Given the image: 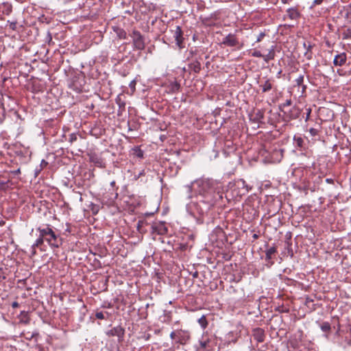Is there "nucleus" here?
<instances>
[{
  "label": "nucleus",
  "mask_w": 351,
  "mask_h": 351,
  "mask_svg": "<svg viewBox=\"0 0 351 351\" xmlns=\"http://www.w3.org/2000/svg\"><path fill=\"white\" fill-rule=\"evenodd\" d=\"M45 241L44 237L41 236V232H39V237L36 240L35 243L32 245V254L34 255L36 254V247L40 246L43 244Z\"/></svg>",
  "instance_id": "dca6fc26"
},
{
  "label": "nucleus",
  "mask_w": 351,
  "mask_h": 351,
  "mask_svg": "<svg viewBox=\"0 0 351 351\" xmlns=\"http://www.w3.org/2000/svg\"><path fill=\"white\" fill-rule=\"evenodd\" d=\"M322 330L328 332L330 330V324L328 322H324L320 326Z\"/></svg>",
  "instance_id": "a878e982"
},
{
  "label": "nucleus",
  "mask_w": 351,
  "mask_h": 351,
  "mask_svg": "<svg viewBox=\"0 0 351 351\" xmlns=\"http://www.w3.org/2000/svg\"><path fill=\"white\" fill-rule=\"evenodd\" d=\"M119 106H124V104H120V103H119Z\"/></svg>",
  "instance_id": "052dcab7"
},
{
  "label": "nucleus",
  "mask_w": 351,
  "mask_h": 351,
  "mask_svg": "<svg viewBox=\"0 0 351 351\" xmlns=\"http://www.w3.org/2000/svg\"><path fill=\"white\" fill-rule=\"evenodd\" d=\"M125 330L121 326H117L106 332L108 337H117L119 341H121L123 339Z\"/></svg>",
  "instance_id": "0eeeda50"
},
{
  "label": "nucleus",
  "mask_w": 351,
  "mask_h": 351,
  "mask_svg": "<svg viewBox=\"0 0 351 351\" xmlns=\"http://www.w3.org/2000/svg\"><path fill=\"white\" fill-rule=\"evenodd\" d=\"M114 184H115V182L114 181L111 182L110 185L112 186H113Z\"/></svg>",
  "instance_id": "864d4df0"
},
{
  "label": "nucleus",
  "mask_w": 351,
  "mask_h": 351,
  "mask_svg": "<svg viewBox=\"0 0 351 351\" xmlns=\"http://www.w3.org/2000/svg\"><path fill=\"white\" fill-rule=\"evenodd\" d=\"M140 223H141V222L139 221V222L138 223V226H137V228H138V231H141V230H140V227H141Z\"/></svg>",
  "instance_id": "603ef678"
},
{
  "label": "nucleus",
  "mask_w": 351,
  "mask_h": 351,
  "mask_svg": "<svg viewBox=\"0 0 351 351\" xmlns=\"http://www.w3.org/2000/svg\"><path fill=\"white\" fill-rule=\"evenodd\" d=\"M133 44L136 49L143 50L145 48L144 38L140 32L134 30L132 32Z\"/></svg>",
  "instance_id": "423d86ee"
},
{
  "label": "nucleus",
  "mask_w": 351,
  "mask_h": 351,
  "mask_svg": "<svg viewBox=\"0 0 351 351\" xmlns=\"http://www.w3.org/2000/svg\"><path fill=\"white\" fill-rule=\"evenodd\" d=\"M347 332H349V333H350V335L351 336V327H350L349 330H347V331L346 332V333H347ZM350 340H351V338H350Z\"/></svg>",
  "instance_id": "09e8293b"
},
{
  "label": "nucleus",
  "mask_w": 351,
  "mask_h": 351,
  "mask_svg": "<svg viewBox=\"0 0 351 351\" xmlns=\"http://www.w3.org/2000/svg\"><path fill=\"white\" fill-rule=\"evenodd\" d=\"M292 104V101L291 99H287L286 101L282 104L283 107L289 106Z\"/></svg>",
  "instance_id": "58836bf2"
},
{
  "label": "nucleus",
  "mask_w": 351,
  "mask_h": 351,
  "mask_svg": "<svg viewBox=\"0 0 351 351\" xmlns=\"http://www.w3.org/2000/svg\"><path fill=\"white\" fill-rule=\"evenodd\" d=\"M41 169L42 168L40 167L39 169H36V176H37L38 173L41 171Z\"/></svg>",
  "instance_id": "49530a36"
},
{
  "label": "nucleus",
  "mask_w": 351,
  "mask_h": 351,
  "mask_svg": "<svg viewBox=\"0 0 351 351\" xmlns=\"http://www.w3.org/2000/svg\"><path fill=\"white\" fill-rule=\"evenodd\" d=\"M262 91L266 93L272 88V84L270 80H267L263 85H261Z\"/></svg>",
  "instance_id": "aec40b11"
},
{
  "label": "nucleus",
  "mask_w": 351,
  "mask_h": 351,
  "mask_svg": "<svg viewBox=\"0 0 351 351\" xmlns=\"http://www.w3.org/2000/svg\"><path fill=\"white\" fill-rule=\"evenodd\" d=\"M171 339H177V331H173L170 334Z\"/></svg>",
  "instance_id": "a19ab883"
},
{
  "label": "nucleus",
  "mask_w": 351,
  "mask_h": 351,
  "mask_svg": "<svg viewBox=\"0 0 351 351\" xmlns=\"http://www.w3.org/2000/svg\"><path fill=\"white\" fill-rule=\"evenodd\" d=\"M173 37L176 40V45L179 48H182V42H183V37H182V31L181 29V27L180 26H177L176 28V30L174 32Z\"/></svg>",
  "instance_id": "9d476101"
},
{
  "label": "nucleus",
  "mask_w": 351,
  "mask_h": 351,
  "mask_svg": "<svg viewBox=\"0 0 351 351\" xmlns=\"http://www.w3.org/2000/svg\"><path fill=\"white\" fill-rule=\"evenodd\" d=\"M310 113H311V110L308 109V113H306V115H307L306 119L308 118V116H309Z\"/></svg>",
  "instance_id": "8fccbe9b"
},
{
  "label": "nucleus",
  "mask_w": 351,
  "mask_h": 351,
  "mask_svg": "<svg viewBox=\"0 0 351 351\" xmlns=\"http://www.w3.org/2000/svg\"><path fill=\"white\" fill-rule=\"evenodd\" d=\"M3 5L5 7V8L3 12L6 15H9L12 11V5L8 3H3Z\"/></svg>",
  "instance_id": "393cba45"
},
{
  "label": "nucleus",
  "mask_w": 351,
  "mask_h": 351,
  "mask_svg": "<svg viewBox=\"0 0 351 351\" xmlns=\"http://www.w3.org/2000/svg\"><path fill=\"white\" fill-rule=\"evenodd\" d=\"M303 47L306 51H310L312 49L313 45L310 43H304Z\"/></svg>",
  "instance_id": "2f4dec72"
},
{
  "label": "nucleus",
  "mask_w": 351,
  "mask_h": 351,
  "mask_svg": "<svg viewBox=\"0 0 351 351\" xmlns=\"http://www.w3.org/2000/svg\"><path fill=\"white\" fill-rule=\"evenodd\" d=\"M117 36L119 38L125 39L126 38V32L122 29H118L117 32Z\"/></svg>",
  "instance_id": "c85d7f7f"
},
{
  "label": "nucleus",
  "mask_w": 351,
  "mask_h": 351,
  "mask_svg": "<svg viewBox=\"0 0 351 351\" xmlns=\"http://www.w3.org/2000/svg\"><path fill=\"white\" fill-rule=\"evenodd\" d=\"M158 234L163 235L167 232V228L162 223L154 228Z\"/></svg>",
  "instance_id": "6ab92c4d"
},
{
  "label": "nucleus",
  "mask_w": 351,
  "mask_h": 351,
  "mask_svg": "<svg viewBox=\"0 0 351 351\" xmlns=\"http://www.w3.org/2000/svg\"><path fill=\"white\" fill-rule=\"evenodd\" d=\"M171 319V312L169 311H164L163 314L159 317V320L162 323H169Z\"/></svg>",
  "instance_id": "2eb2a0df"
},
{
  "label": "nucleus",
  "mask_w": 351,
  "mask_h": 351,
  "mask_svg": "<svg viewBox=\"0 0 351 351\" xmlns=\"http://www.w3.org/2000/svg\"><path fill=\"white\" fill-rule=\"evenodd\" d=\"M42 162H45V164H47V162H45V160H43Z\"/></svg>",
  "instance_id": "e2e57ef3"
},
{
  "label": "nucleus",
  "mask_w": 351,
  "mask_h": 351,
  "mask_svg": "<svg viewBox=\"0 0 351 351\" xmlns=\"http://www.w3.org/2000/svg\"><path fill=\"white\" fill-rule=\"evenodd\" d=\"M241 182L242 185L244 186L245 183V181L244 180H241Z\"/></svg>",
  "instance_id": "6e6d98bb"
},
{
  "label": "nucleus",
  "mask_w": 351,
  "mask_h": 351,
  "mask_svg": "<svg viewBox=\"0 0 351 351\" xmlns=\"http://www.w3.org/2000/svg\"><path fill=\"white\" fill-rule=\"evenodd\" d=\"M293 141L298 147H302L303 146L304 140L301 136L295 135L293 137Z\"/></svg>",
  "instance_id": "b1692460"
},
{
  "label": "nucleus",
  "mask_w": 351,
  "mask_h": 351,
  "mask_svg": "<svg viewBox=\"0 0 351 351\" xmlns=\"http://www.w3.org/2000/svg\"><path fill=\"white\" fill-rule=\"evenodd\" d=\"M19 318L21 323L27 324L29 323L30 319L28 315V312L23 311L19 315Z\"/></svg>",
  "instance_id": "f3484780"
},
{
  "label": "nucleus",
  "mask_w": 351,
  "mask_h": 351,
  "mask_svg": "<svg viewBox=\"0 0 351 351\" xmlns=\"http://www.w3.org/2000/svg\"><path fill=\"white\" fill-rule=\"evenodd\" d=\"M199 342L201 348L207 349L211 348L210 340L207 334H204Z\"/></svg>",
  "instance_id": "ddd939ff"
},
{
  "label": "nucleus",
  "mask_w": 351,
  "mask_h": 351,
  "mask_svg": "<svg viewBox=\"0 0 351 351\" xmlns=\"http://www.w3.org/2000/svg\"><path fill=\"white\" fill-rule=\"evenodd\" d=\"M189 67L195 73H199V71L201 70V64L197 60L193 61V62L189 64Z\"/></svg>",
  "instance_id": "a211bd4d"
},
{
  "label": "nucleus",
  "mask_w": 351,
  "mask_h": 351,
  "mask_svg": "<svg viewBox=\"0 0 351 351\" xmlns=\"http://www.w3.org/2000/svg\"><path fill=\"white\" fill-rule=\"evenodd\" d=\"M137 156H138V157H143V153L141 152H139V153L137 154Z\"/></svg>",
  "instance_id": "3c124183"
},
{
  "label": "nucleus",
  "mask_w": 351,
  "mask_h": 351,
  "mask_svg": "<svg viewBox=\"0 0 351 351\" xmlns=\"http://www.w3.org/2000/svg\"><path fill=\"white\" fill-rule=\"evenodd\" d=\"M12 308H15L19 306V304L17 302H13L12 304Z\"/></svg>",
  "instance_id": "37998d69"
},
{
  "label": "nucleus",
  "mask_w": 351,
  "mask_h": 351,
  "mask_svg": "<svg viewBox=\"0 0 351 351\" xmlns=\"http://www.w3.org/2000/svg\"><path fill=\"white\" fill-rule=\"evenodd\" d=\"M10 27L12 30H15L16 27V22H10Z\"/></svg>",
  "instance_id": "79ce46f5"
},
{
  "label": "nucleus",
  "mask_w": 351,
  "mask_h": 351,
  "mask_svg": "<svg viewBox=\"0 0 351 351\" xmlns=\"http://www.w3.org/2000/svg\"><path fill=\"white\" fill-rule=\"evenodd\" d=\"M343 39H348L351 37V29L348 28L342 33Z\"/></svg>",
  "instance_id": "cd10ccee"
},
{
  "label": "nucleus",
  "mask_w": 351,
  "mask_h": 351,
  "mask_svg": "<svg viewBox=\"0 0 351 351\" xmlns=\"http://www.w3.org/2000/svg\"><path fill=\"white\" fill-rule=\"evenodd\" d=\"M144 173H144V170L141 171L138 173V178H139L140 176H141L144 175Z\"/></svg>",
  "instance_id": "a18cd8bd"
},
{
  "label": "nucleus",
  "mask_w": 351,
  "mask_h": 351,
  "mask_svg": "<svg viewBox=\"0 0 351 351\" xmlns=\"http://www.w3.org/2000/svg\"><path fill=\"white\" fill-rule=\"evenodd\" d=\"M281 73H282V70H280V71L278 72V73H277V77H280V74H281Z\"/></svg>",
  "instance_id": "de8ad7c7"
},
{
  "label": "nucleus",
  "mask_w": 351,
  "mask_h": 351,
  "mask_svg": "<svg viewBox=\"0 0 351 351\" xmlns=\"http://www.w3.org/2000/svg\"><path fill=\"white\" fill-rule=\"evenodd\" d=\"M323 1H324V0H314L311 7H313L316 5H320L322 3Z\"/></svg>",
  "instance_id": "4c0bfd02"
},
{
  "label": "nucleus",
  "mask_w": 351,
  "mask_h": 351,
  "mask_svg": "<svg viewBox=\"0 0 351 351\" xmlns=\"http://www.w3.org/2000/svg\"><path fill=\"white\" fill-rule=\"evenodd\" d=\"M265 32H261V33L258 35V36H257V38H256V43H259V42H261V41L263 39V38L265 37Z\"/></svg>",
  "instance_id": "72a5a7b5"
},
{
  "label": "nucleus",
  "mask_w": 351,
  "mask_h": 351,
  "mask_svg": "<svg viewBox=\"0 0 351 351\" xmlns=\"http://www.w3.org/2000/svg\"><path fill=\"white\" fill-rule=\"evenodd\" d=\"M263 119V113L261 112H258V113H256V117L254 118V119L258 122L261 121V119Z\"/></svg>",
  "instance_id": "473e14b6"
},
{
  "label": "nucleus",
  "mask_w": 351,
  "mask_h": 351,
  "mask_svg": "<svg viewBox=\"0 0 351 351\" xmlns=\"http://www.w3.org/2000/svg\"><path fill=\"white\" fill-rule=\"evenodd\" d=\"M309 132L312 136H315L318 134V130L315 128H311Z\"/></svg>",
  "instance_id": "f704fd0d"
},
{
  "label": "nucleus",
  "mask_w": 351,
  "mask_h": 351,
  "mask_svg": "<svg viewBox=\"0 0 351 351\" xmlns=\"http://www.w3.org/2000/svg\"><path fill=\"white\" fill-rule=\"evenodd\" d=\"M304 82V75H299L296 80H295V83L298 86H302V84Z\"/></svg>",
  "instance_id": "c756f323"
},
{
  "label": "nucleus",
  "mask_w": 351,
  "mask_h": 351,
  "mask_svg": "<svg viewBox=\"0 0 351 351\" xmlns=\"http://www.w3.org/2000/svg\"><path fill=\"white\" fill-rule=\"evenodd\" d=\"M214 205L207 202L205 199H201L199 202H191L189 204L187 205V210L193 216L196 214L204 215Z\"/></svg>",
  "instance_id": "7ed1b4c3"
},
{
  "label": "nucleus",
  "mask_w": 351,
  "mask_h": 351,
  "mask_svg": "<svg viewBox=\"0 0 351 351\" xmlns=\"http://www.w3.org/2000/svg\"><path fill=\"white\" fill-rule=\"evenodd\" d=\"M136 84V80H132L130 82V83L129 84V87L131 89L132 93H134L136 90V88H135Z\"/></svg>",
  "instance_id": "7c9ffc66"
},
{
  "label": "nucleus",
  "mask_w": 351,
  "mask_h": 351,
  "mask_svg": "<svg viewBox=\"0 0 351 351\" xmlns=\"http://www.w3.org/2000/svg\"><path fill=\"white\" fill-rule=\"evenodd\" d=\"M304 56L306 58L307 60H311L313 57V53L312 51H306L304 53Z\"/></svg>",
  "instance_id": "e433bc0d"
},
{
  "label": "nucleus",
  "mask_w": 351,
  "mask_h": 351,
  "mask_svg": "<svg viewBox=\"0 0 351 351\" xmlns=\"http://www.w3.org/2000/svg\"><path fill=\"white\" fill-rule=\"evenodd\" d=\"M345 330H340V326H339L333 337L334 343L343 349L351 346V340L348 336L345 335Z\"/></svg>",
  "instance_id": "20e7f679"
},
{
  "label": "nucleus",
  "mask_w": 351,
  "mask_h": 351,
  "mask_svg": "<svg viewBox=\"0 0 351 351\" xmlns=\"http://www.w3.org/2000/svg\"><path fill=\"white\" fill-rule=\"evenodd\" d=\"M222 43L228 47H235L239 42L235 35L229 34L223 39Z\"/></svg>",
  "instance_id": "1a4fd4ad"
},
{
  "label": "nucleus",
  "mask_w": 351,
  "mask_h": 351,
  "mask_svg": "<svg viewBox=\"0 0 351 351\" xmlns=\"http://www.w3.org/2000/svg\"><path fill=\"white\" fill-rule=\"evenodd\" d=\"M276 46L271 45V47L268 49V52L267 54H263L261 51L254 49L252 53V56L255 58H262L265 62H269L270 60L274 59L276 56L275 52Z\"/></svg>",
  "instance_id": "39448f33"
},
{
  "label": "nucleus",
  "mask_w": 351,
  "mask_h": 351,
  "mask_svg": "<svg viewBox=\"0 0 351 351\" xmlns=\"http://www.w3.org/2000/svg\"><path fill=\"white\" fill-rule=\"evenodd\" d=\"M253 337L259 343H262L265 341V332L262 328H256L253 330Z\"/></svg>",
  "instance_id": "9b49d317"
},
{
  "label": "nucleus",
  "mask_w": 351,
  "mask_h": 351,
  "mask_svg": "<svg viewBox=\"0 0 351 351\" xmlns=\"http://www.w3.org/2000/svg\"><path fill=\"white\" fill-rule=\"evenodd\" d=\"M193 185L196 186V191L207 202L215 204L223 198V188L219 182L210 179H199L187 185L186 189L190 193Z\"/></svg>",
  "instance_id": "f257e3e1"
},
{
  "label": "nucleus",
  "mask_w": 351,
  "mask_h": 351,
  "mask_svg": "<svg viewBox=\"0 0 351 351\" xmlns=\"http://www.w3.org/2000/svg\"><path fill=\"white\" fill-rule=\"evenodd\" d=\"M6 186V182L0 180V190L4 189Z\"/></svg>",
  "instance_id": "ea45409f"
},
{
  "label": "nucleus",
  "mask_w": 351,
  "mask_h": 351,
  "mask_svg": "<svg viewBox=\"0 0 351 351\" xmlns=\"http://www.w3.org/2000/svg\"><path fill=\"white\" fill-rule=\"evenodd\" d=\"M347 60L346 54L345 53H341L335 56L333 60V64L335 66H343Z\"/></svg>",
  "instance_id": "f8f14e48"
},
{
  "label": "nucleus",
  "mask_w": 351,
  "mask_h": 351,
  "mask_svg": "<svg viewBox=\"0 0 351 351\" xmlns=\"http://www.w3.org/2000/svg\"><path fill=\"white\" fill-rule=\"evenodd\" d=\"M292 0H281L282 3L284 4L289 3Z\"/></svg>",
  "instance_id": "c03bdc74"
},
{
  "label": "nucleus",
  "mask_w": 351,
  "mask_h": 351,
  "mask_svg": "<svg viewBox=\"0 0 351 351\" xmlns=\"http://www.w3.org/2000/svg\"><path fill=\"white\" fill-rule=\"evenodd\" d=\"M109 315L110 314L108 312H106L105 313L103 312H96L95 317L98 319H108Z\"/></svg>",
  "instance_id": "5701e85b"
},
{
  "label": "nucleus",
  "mask_w": 351,
  "mask_h": 351,
  "mask_svg": "<svg viewBox=\"0 0 351 351\" xmlns=\"http://www.w3.org/2000/svg\"><path fill=\"white\" fill-rule=\"evenodd\" d=\"M249 190H250V189L247 187V188H246V191H247V192H248V191H249Z\"/></svg>",
  "instance_id": "680f3d73"
},
{
  "label": "nucleus",
  "mask_w": 351,
  "mask_h": 351,
  "mask_svg": "<svg viewBox=\"0 0 351 351\" xmlns=\"http://www.w3.org/2000/svg\"><path fill=\"white\" fill-rule=\"evenodd\" d=\"M91 161L94 162L96 165L98 167H102L103 166V162L101 159L98 158L96 156H92L90 158Z\"/></svg>",
  "instance_id": "bb28decb"
},
{
  "label": "nucleus",
  "mask_w": 351,
  "mask_h": 351,
  "mask_svg": "<svg viewBox=\"0 0 351 351\" xmlns=\"http://www.w3.org/2000/svg\"><path fill=\"white\" fill-rule=\"evenodd\" d=\"M276 252L275 247H271L268 248L265 252L266 259L269 260L272 258V256Z\"/></svg>",
  "instance_id": "412c9836"
},
{
  "label": "nucleus",
  "mask_w": 351,
  "mask_h": 351,
  "mask_svg": "<svg viewBox=\"0 0 351 351\" xmlns=\"http://www.w3.org/2000/svg\"><path fill=\"white\" fill-rule=\"evenodd\" d=\"M15 1L17 2H19V3H23L24 1V0H15Z\"/></svg>",
  "instance_id": "5fc2aeb1"
},
{
  "label": "nucleus",
  "mask_w": 351,
  "mask_h": 351,
  "mask_svg": "<svg viewBox=\"0 0 351 351\" xmlns=\"http://www.w3.org/2000/svg\"><path fill=\"white\" fill-rule=\"evenodd\" d=\"M306 86L304 85L302 87L303 91L306 89Z\"/></svg>",
  "instance_id": "4d7b16f0"
},
{
  "label": "nucleus",
  "mask_w": 351,
  "mask_h": 351,
  "mask_svg": "<svg viewBox=\"0 0 351 351\" xmlns=\"http://www.w3.org/2000/svg\"><path fill=\"white\" fill-rule=\"evenodd\" d=\"M197 322L203 329H205L208 326V322L205 315H202L199 319H198Z\"/></svg>",
  "instance_id": "4be33fe9"
},
{
  "label": "nucleus",
  "mask_w": 351,
  "mask_h": 351,
  "mask_svg": "<svg viewBox=\"0 0 351 351\" xmlns=\"http://www.w3.org/2000/svg\"><path fill=\"white\" fill-rule=\"evenodd\" d=\"M119 106H124V104H120V103H119Z\"/></svg>",
  "instance_id": "bf43d9fd"
},
{
  "label": "nucleus",
  "mask_w": 351,
  "mask_h": 351,
  "mask_svg": "<svg viewBox=\"0 0 351 351\" xmlns=\"http://www.w3.org/2000/svg\"><path fill=\"white\" fill-rule=\"evenodd\" d=\"M77 140V135L72 133L69 135V142L73 143Z\"/></svg>",
  "instance_id": "c9c22d12"
},
{
  "label": "nucleus",
  "mask_w": 351,
  "mask_h": 351,
  "mask_svg": "<svg viewBox=\"0 0 351 351\" xmlns=\"http://www.w3.org/2000/svg\"><path fill=\"white\" fill-rule=\"evenodd\" d=\"M37 230L41 232V236L44 237L45 241L51 247L58 248L62 244L61 239L53 232L49 226H47L45 228L38 227Z\"/></svg>",
  "instance_id": "f03ea898"
},
{
  "label": "nucleus",
  "mask_w": 351,
  "mask_h": 351,
  "mask_svg": "<svg viewBox=\"0 0 351 351\" xmlns=\"http://www.w3.org/2000/svg\"><path fill=\"white\" fill-rule=\"evenodd\" d=\"M191 338L190 332L187 330H180L177 331L176 343L185 345Z\"/></svg>",
  "instance_id": "6e6552de"
},
{
  "label": "nucleus",
  "mask_w": 351,
  "mask_h": 351,
  "mask_svg": "<svg viewBox=\"0 0 351 351\" xmlns=\"http://www.w3.org/2000/svg\"><path fill=\"white\" fill-rule=\"evenodd\" d=\"M253 237L256 239V238H257V235L256 234H254Z\"/></svg>",
  "instance_id": "13d9d810"
},
{
  "label": "nucleus",
  "mask_w": 351,
  "mask_h": 351,
  "mask_svg": "<svg viewBox=\"0 0 351 351\" xmlns=\"http://www.w3.org/2000/svg\"><path fill=\"white\" fill-rule=\"evenodd\" d=\"M288 16L291 20L298 19L300 16V14L296 8H290L287 10Z\"/></svg>",
  "instance_id": "4468645a"
}]
</instances>
